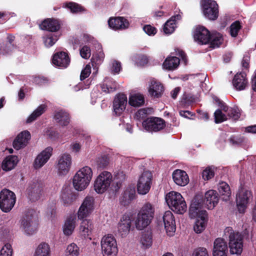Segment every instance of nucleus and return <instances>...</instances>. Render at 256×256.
<instances>
[{"label":"nucleus","mask_w":256,"mask_h":256,"mask_svg":"<svg viewBox=\"0 0 256 256\" xmlns=\"http://www.w3.org/2000/svg\"><path fill=\"white\" fill-rule=\"evenodd\" d=\"M94 202V199L92 196H86L78 212V218L82 220L80 225V232L84 238L88 237L91 234L93 228L92 222L84 218L93 211Z\"/></svg>","instance_id":"nucleus-1"},{"label":"nucleus","mask_w":256,"mask_h":256,"mask_svg":"<svg viewBox=\"0 0 256 256\" xmlns=\"http://www.w3.org/2000/svg\"><path fill=\"white\" fill-rule=\"evenodd\" d=\"M154 214V208L149 202L144 204L138 214L135 222L136 228L142 230L152 222Z\"/></svg>","instance_id":"nucleus-2"},{"label":"nucleus","mask_w":256,"mask_h":256,"mask_svg":"<svg viewBox=\"0 0 256 256\" xmlns=\"http://www.w3.org/2000/svg\"><path fill=\"white\" fill-rule=\"evenodd\" d=\"M224 235L228 237V246L231 254H240L243 248V236L238 232H234L231 227L224 230Z\"/></svg>","instance_id":"nucleus-3"},{"label":"nucleus","mask_w":256,"mask_h":256,"mask_svg":"<svg viewBox=\"0 0 256 256\" xmlns=\"http://www.w3.org/2000/svg\"><path fill=\"white\" fill-rule=\"evenodd\" d=\"M92 176V172L89 166H86L80 169L73 178L74 188L78 191L85 189L89 184Z\"/></svg>","instance_id":"nucleus-4"},{"label":"nucleus","mask_w":256,"mask_h":256,"mask_svg":"<svg viewBox=\"0 0 256 256\" xmlns=\"http://www.w3.org/2000/svg\"><path fill=\"white\" fill-rule=\"evenodd\" d=\"M38 224V218L36 212L33 210H27L21 220V225L26 233L30 235L36 232Z\"/></svg>","instance_id":"nucleus-5"},{"label":"nucleus","mask_w":256,"mask_h":256,"mask_svg":"<svg viewBox=\"0 0 256 256\" xmlns=\"http://www.w3.org/2000/svg\"><path fill=\"white\" fill-rule=\"evenodd\" d=\"M166 200L171 209L176 213L182 214L186 211V204L180 194L176 192H170L166 194Z\"/></svg>","instance_id":"nucleus-6"},{"label":"nucleus","mask_w":256,"mask_h":256,"mask_svg":"<svg viewBox=\"0 0 256 256\" xmlns=\"http://www.w3.org/2000/svg\"><path fill=\"white\" fill-rule=\"evenodd\" d=\"M202 10L204 16L208 20L214 21L219 15V6L214 0H202Z\"/></svg>","instance_id":"nucleus-7"},{"label":"nucleus","mask_w":256,"mask_h":256,"mask_svg":"<svg viewBox=\"0 0 256 256\" xmlns=\"http://www.w3.org/2000/svg\"><path fill=\"white\" fill-rule=\"evenodd\" d=\"M102 251L104 256H116L118 248L114 237L108 234L104 236L101 240Z\"/></svg>","instance_id":"nucleus-8"},{"label":"nucleus","mask_w":256,"mask_h":256,"mask_svg":"<svg viewBox=\"0 0 256 256\" xmlns=\"http://www.w3.org/2000/svg\"><path fill=\"white\" fill-rule=\"evenodd\" d=\"M16 201L14 193L8 189L0 192V208L5 212H9L14 207Z\"/></svg>","instance_id":"nucleus-9"},{"label":"nucleus","mask_w":256,"mask_h":256,"mask_svg":"<svg viewBox=\"0 0 256 256\" xmlns=\"http://www.w3.org/2000/svg\"><path fill=\"white\" fill-rule=\"evenodd\" d=\"M112 182V175L108 172L100 173L94 182V189L98 194H103L110 187Z\"/></svg>","instance_id":"nucleus-10"},{"label":"nucleus","mask_w":256,"mask_h":256,"mask_svg":"<svg viewBox=\"0 0 256 256\" xmlns=\"http://www.w3.org/2000/svg\"><path fill=\"white\" fill-rule=\"evenodd\" d=\"M204 206L202 204V194H198L195 195L192 200L189 208V216L191 218L202 216V213L208 214L206 210H202Z\"/></svg>","instance_id":"nucleus-11"},{"label":"nucleus","mask_w":256,"mask_h":256,"mask_svg":"<svg viewBox=\"0 0 256 256\" xmlns=\"http://www.w3.org/2000/svg\"><path fill=\"white\" fill-rule=\"evenodd\" d=\"M252 198L251 190L242 188L236 196V206L238 211L240 214H244L250 200Z\"/></svg>","instance_id":"nucleus-12"},{"label":"nucleus","mask_w":256,"mask_h":256,"mask_svg":"<svg viewBox=\"0 0 256 256\" xmlns=\"http://www.w3.org/2000/svg\"><path fill=\"white\" fill-rule=\"evenodd\" d=\"M152 174L149 171H144L140 177L137 184L138 194H146L148 192L152 184Z\"/></svg>","instance_id":"nucleus-13"},{"label":"nucleus","mask_w":256,"mask_h":256,"mask_svg":"<svg viewBox=\"0 0 256 256\" xmlns=\"http://www.w3.org/2000/svg\"><path fill=\"white\" fill-rule=\"evenodd\" d=\"M166 126L165 121L162 118L150 116L142 122V126L148 132H158Z\"/></svg>","instance_id":"nucleus-14"},{"label":"nucleus","mask_w":256,"mask_h":256,"mask_svg":"<svg viewBox=\"0 0 256 256\" xmlns=\"http://www.w3.org/2000/svg\"><path fill=\"white\" fill-rule=\"evenodd\" d=\"M43 190V184L38 180L34 181L29 184L26 189L28 197L32 202L39 200L42 196Z\"/></svg>","instance_id":"nucleus-15"},{"label":"nucleus","mask_w":256,"mask_h":256,"mask_svg":"<svg viewBox=\"0 0 256 256\" xmlns=\"http://www.w3.org/2000/svg\"><path fill=\"white\" fill-rule=\"evenodd\" d=\"M194 38L200 44H208L210 40V32L205 27L198 26L194 32Z\"/></svg>","instance_id":"nucleus-16"},{"label":"nucleus","mask_w":256,"mask_h":256,"mask_svg":"<svg viewBox=\"0 0 256 256\" xmlns=\"http://www.w3.org/2000/svg\"><path fill=\"white\" fill-rule=\"evenodd\" d=\"M219 200L218 194L214 190H210L202 195V204L209 210L213 209Z\"/></svg>","instance_id":"nucleus-17"},{"label":"nucleus","mask_w":256,"mask_h":256,"mask_svg":"<svg viewBox=\"0 0 256 256\" xmlns=\"http://www.w3.org/2000/svg\"><path fill=\"white\" fill-rule=\"evenodd\" d=\"M128 100L126 96L124 94H118L114 98L113 102L114 112L116 116H120L126 109Z\"/></svg>","instance_id":"nucleus-18"},{"label":"nucleus","mask_w":256,"mask_h":256,"mask_svg":"<svg viewBox=\"0 0 256 256\" xmlns=\"http://www.w3.org/2000/svg\"><path fill=\"white\" fill-rule=\"evenodd\" d=\"M52 63L56 66L66 68L70 63V58L68 54L64 52L55 53L52 56Z\"/></svg>","instance_id":"nucleus-19"},{"label":"nucleus","mask_w":256,"mask_h":256,"mask_svg":"<svg viewBox=\"0 0 256 256\" xmlns=\"http://www.w3.org/2000/svg\"><path fill=\"white\" fill-rule=\"evenodd\" d=\"M228 247L227 242L222 238H217L214 242L213 256H227Z\"/></svg>","instance_id":"nucleus-20"},{"label":"nucleus","mask_w":256,"mask_h":256,"mask_svg":"<svg viewBox=\"0 0 256 256\" xmlns=\"http://www.w3.org/2000/svg\"><path fill=\"white\" fill-rule=\"evenodd\" d=\"M162 220L167 234L172 235L176 230L175 220L172 213L170 210L166 211L162 216Z\"/></svg>","instance_id":"nucleus-21"},{"label":"nucleus","mask_w":256,"mask_h":256,"mask_svg":"<svg viewBox=\"0 0 256 256\" xmlns=\"http://www.w3.org/2000/svg\"><path fill=\"white\" fill-rule=\"evenodd\" d=\"M52 148L48 146L38 155L34 164L36 169L42 168L48 161L52 155Z\"/></svg>","instance_id":"nucleus-22"},{"label":"nucleus","mask_w":256,"mask_h":256,"mask_svg":"<svg viewBox=\"0 0 256 256\" xmlns=\"http://www.w3.org/2000/svg\"><path fill=\"white\" fill-rule=\"evenodd\" d=\"M30 139V134L28 130L20 132L14 140L12 146L14 149L19 150L24 148Z\"/></svg>","instance_id":"nucleus-23"},{"label":"nucleus","mask_w":256,"mask_h":256,"mask_svg":"<svg viewBox=\"0 0 256 256\" xmlns=\"http://www.w3.org/2000/svg\"><path fill=\"white\" fill-rule=\"evenodd\" d=\"M72 163V158L68 154H63L60 158L58 162V172L60 175H66L70 170Z\"/></svg>","instance_id":"nucleus-24"},{"label":"nucleus","mask_w":256,"mask_h":256,"mask_svg":"<svg viewBox=\"0 0 256 256\" xmlns=\"http://www.w3.org/2000/svg\"><path fill=\"white\" fill-rule=\"evenodd\" d=\"M136 198L134 186H128L120 198V202L124 206H128Z\"/></svg>","instance_id":"nucleus-25"},{"label":"nucleus","mask_w":256,"mask_h":256,"mask_svg":"<svg viewBox=\"0 0 256 256\" xmlns=\"http://www.w3.org/2000/svg\"><path fill=\"white\" fill-rule=\"evenodd\" d=\"M109 26L114 30H124L129 26L128 21L124 17H112L108 20Z\"/></svg>","instance_id":"nucleus-26"},{"label":"nucleus","mask_w":256,"mask_h":256,"mask_svg":"<svg viewBox=\"0 0 256 256\" xmlns=\"http://www.w3.org/2000/svg\"><path fill=\"white\" fill-rule=\"evenodd\" d=\"M60 26V22L58 20L54 18H46L40 24V27L42 30L52 32L58 31Z\"/></svg>","instance_id":"nucleus-27"},{"label":"nucleus","mask_w":256,"mask_h":256,"mask_svg":"<svg viewBox=\"0 0 256 256\" xmlns=\"http://www.w3.org/2000/svg\"><path fill=\"white\" fill-rule=\"evenodd\" d=\"M132 218L126 214L122 216L118 224V232L122 237H125L130 232Z\"/></svg>","instance_id":"nucleus-28"},{"label":"nucleus","mask_w":256,"mask_h":256,"mask_svg":"<svg viewBox=\"0 0 256 256\" xmlns=\"http://www.w3.org/2000/svg\"><path fill=\"white\" fill-rule=\"evenodd\" d=\"M182 18V15L180 14L172 16L164 24L163 28L164 32L167 34L174 32L176 28L178 22Z\"/></svg>","instance_id":"nucleus-29"},{"label":"nucleus","mask_w":256,"mask_h":256,"mask_svg":"<svg viewBox=\"0 0 256 256\" xmlns=\"http://www.w3.org/2000/svg\"><path fill=\"white\" fill-rule=\"evenodd\" d=\"M54 119L60 126H66L70 122V116L68 112L60 110L54 112Z\"/></svg>","instance_id":"nucleus-30"},{"label":"nucleus","mask_w":256,"mask_h":256,"mask_svg":"<svg viewBox=\"0 0 256 256\" xmlns=\"http://www.w3.org/2000/svg\"><path fill=\"white\" fill-rule=\"evenodd\" d=\"M172 178L174 182L180 186L186 185L189 182V178L186 172L181 170H176L172 173Z\"/></svg>","instance_id":"nucleus-31"},{"label":"nucleus","mask_w":256,"mask_h":256,"mask_svg":"<svg viewBox=\"0 0 256 256\" xmlns=\"http://www.w3.org/2000/svg\"><path fill=\"white\" fill-rule=\"evenodd\" d=\"M232 85L237 90H244L248 84V80L244 73H237L232 80Z\"/></svg>","instance_id":"nucleus-32"},{"label":"nucleus","mask_w":256,"mask_h":256,"mask_svg":"<svg viewBox=\"0 0 256 256\" xmlns=\"http://www.w3.org/2000/svg\"><path fill=\"white\" fill-rule=\"evenodd\" d=\"M164 91V86L160 82L155 80L151 81L148 92L152 96L159 98L162 96Z\"/></svg>","instance_id":"nucleus-33"},{"label":"nucleus","mask_w":256,"mask_h":256,"mask_svg":"<svg viewBox=\"0 0 256 256\" xmlns=\"http://www.w3.org/2000/svg\"><path fill=\"white\" fill-rule=\"evenodd\" d=\"M76 195L69 188L62 189L61 194V199L64 206L71 205L76 199Z\"/></svg>","instance_id":"nucleus-34"},{"label":"nucleus","mask_w":256,"mask_h":256,"mask_svg":"<svg viewBox=\"0 0 256 256\" xmlns=\"http://www.w3.org/2000/svg\"><path fill=\"white\" fill-rule=\"evenodd\" d=\"M18 162V157L16 156H7L3 160L2 168L4 171H9L14 168Z\"/></svg>","instance_id":"nucleus-35"},{"label":"nucleus","mask_w":256,"mask_h":256,"mask_svg":"<svg viewBox=\"0 0 256 256\" xmlns=\"http://www.w3.org/2000/svg\"><path fill=\"white\" fill-rule=\"evenodd\" d=\"M202 214V216L196 218V220L194 226V230L197 234H200L205 230L208 220V214H206L204 213Z\"/></svg>","instance_id":"nucleus-36"},{"label":"nucleus","mask_w":256,"mask_h":256,"mask_svg":"<svg viewBox=\"0 0 256 256\" xmlns=\"http://www.w3.org/2000/svg\"><path fill=\"white\" fill-rule=\"evenodd\" d=\"M180 60L176 56H168L163 63L164 68L169 70H172L178 68L179 66Z\"/></svg>","instance_id":"nucleus-37"},{"label":"nucleus","mask_w":256,"mask_h":256,"mask_svg":"<svg viewBox=\"0 0 256 256\" xmlns=\"http://www.w3.org/2000/svg\"><path fill=\"white\" fill-rule=\"evenodd\" d=\"M128 104L134 107H140L144 104V97L140 93L131 94L129 96Z\"/></svg>","instance_id":"nucleus-38"},{"label":"nucleus","mask_w":256,"mask_h":256,"mask_svg":"<svg viewBox=\"0 0 256 256\" xmlns=\"http://www.w3.org/2000/svg\"><path fill=\"white\" fill-rule=\"evenodd\" d=\"M218 192L222 196V199L224 201L228 200L231 195V191L228 184L224 182H220L218 186Z\"/></svg>","instance_id":"nucleus-39"},{"label":"nucleus","mask_w":256,"mask_h":256,"mask_svg":"<svg viewBox=\"0 0 256 256\" xmlns=\"http://www.w3.org/2000/svg\"><path fill=\"white\" fill-rule=\"evenodd\" d=\"M224 38L220 32L210 34V40L209 42L210 47L212 48H217L222 44Z\"/></svg>","instance_id":"nucleus-40"},{"label":"nucleus","mask_w":256,"mask_h":256,"mask_svg":"<svg viewBox=\"0 0 256 256\" xmlns=\"http://www.w3.org/2000/svg\"><path fill=\"white\" fill-rule=\"evenodd\" d=\"M65 8L72 14H82L86 11V8L81 4L72 2L66 3Z\"/></svg>","instance_id":"nucleus-41"},{"label":"nucleus","mask_w":256,"mask_h":256,"mask_svg":"<svg viewBox=\"0 0 256 256\" xmlns=\"http://www.w3.org/2000/svg\"><path fill=\"white\" fill-rule=\"evenodd\" d=\"M46 108L47 106L46 104H40L28 117V118L26 120V122L30 123L34 121L38 117L40 116L42 114H43L45 112Z\"/></svg>","instance_id":"nucleus-42"},{"label":"nucleus","mask_w":256,"mask_h":256,"mask_svg":"<svg viewBox=\"0 0 256 256\" xmlns=\"http://www.w3.org/2000/svg\"><path fill=\"white\" fill-rule=\"evenodd\" d=\"M46 108L47 106L46 104H40L28 117V118L26 120V122L30 123L34 121L38 117L40 116L42 114H43L45 112Z\"/></svg>","instance_id":"nucleus-43"},{"label":"nucleus","mask_w":256,"mask_h":256,"mask_svg":"<svg viewBox=\"0 0 256 256\" xmlns=\"http://www.w3.org/2000/svg\"><path fill=\"white\" fill-rule=\"evenodd\" d=\"M75 218L72 217H69L66 219L63 228L64 234L70 236L72 234L75 228Z\"/></svg>","instance_id":"nucleus-44"},{"label":"nucleus","mask_w":256,"mask_h":256,"mask_svg":"<svg viewBox=\"0 0 256 256\" xmlns=\"http://www.w3.org/2000/svg\"><path fill=\"white\" fill-rule=\"evenodd\" d=\"M49 245L45 242L40 244L38 247L34 256H50Z\"/></svg>","instance_id":"nucleus-45"},{"label":"nucleus","mask_w":256,"mask_h":256,"mask_svg":"<svg viewBox=\"0 0 256 256\" xmlns=\"http://www.w3.org/2000/svg\"><path fill=\"white\" fill-rule=\"evenodd\" d=\"M195 102V97L192 94L184 92L180 104L182 106L185 107L190 106Z\"/></svg>","instance_id":"nucleus-46"},{"label":"nucleus","mask_w":256,"mask_h":256,"mask_svg":"<svg viewBox=\"0 0 256 256\" xmlns=\"http://www.w3.org/2000/svg\"><path fill=\"white\" fill-rule=\"evenodd\" d=\"M241 22L239 20H236L232 22L230 26V34L233 38H236L242 28Z\"/></svg>","instance_id":"nucleus-47"},{"label":"nucleus","mask_w":256,"mask_h":256,"mask_svg":"<svg viewBox=\"0 0 256 256\" xmlns=\"http://www.w3.org/2000/svg\"><path fill=\"white\" fill-rule=\"evenodd\" d=\"M104 58V54L101 49L100 50L96 52L94 54L92 58L91 61L92 66L94 64L96 65H99L102 64Z\"/></svg>","instance_id":"nucleus-48"},{"label":"nucleus","mask_w":256,"mask_h":256,"mask_svg":"<svg viewBox=\"0 0 256 256\" xmlns=\"http://www.w3.org/2000/svg\"><path fill=\"white\" fill-rule=\"evenodd\" d=\"M96 164L98 168H104L107 166L109 164L108 157L107 156H102L97 158L96 159Z\"/></svg>","instance_id":"nucleus-49"},{"label":"nucleus","mask_w":256,"mask_h":256,"mask_svg":"<svg viewBox=\"0 0 256 256\" xmlns=\"http://www.w3.org/2000/svg\"><path fill=\"white\" fill-rule=\"evenodd\" d=\"M148 114L146 108L140 109L135 114V117L137 120L142 123L149 118Z\"/></svg>","instance_id":"nucleus-50"},{"label":"nucleus","mask_w":256,"mask_h":256,"mask_svg":"<svg viewBox=\"0 0 256 256\" xmlns=\"http://www.w3.org/2000/svg\"><path fill=\"white\" fill-rule=\"evenodd\" d=\"M141 242L143 246L146 248H148L151 246L152 242V238L151 232H148L142 234Z\"/></svg>","instance_id":"nucleus-51"},{"label":"nucleus","mask_w":256,"mask_h":256,"mask_svg":"<svg viewBox=\"0 0 256 256\" xmlns=\"http://www.w3.org/2000/svg\"><path fill=\"white\" fill-rule=\"evenodd\" d=\"M58 40L56 36L50 34L44 37V42L46 47H50L53 46Z\"/></svg>","instance_id":"nucleus-52"},{"label":"nucleus","mask_w":256,"mask_h":256,"mask_svg":"<svg viewBox=\"0 0 256 256\" xmlns=\"http://www.w3.org/2000/svg\"><path fill=\"white\" fill-rule=\"evenodd\" d=\"M214 122L216 124L221 123L227 120L226 116L221 110L218 109L214 113Z\"/></svg>","instance_id":"nucleus-53"},{"label":"nucleus","mask_w":256,"mask_h":256,"mask_svg":"<svg viewBox=\"0 0 256 256\" xmlns=\"http://www.w3.org/2000/svg\"><path fill=\"white\" fill-rule=\"evenodd\" d=\"M228 116L234 120H238L240 116V110L238 108H229L226 112Z\"/></svg>","instance_id":"nucleus-54"},{"label":"nucleus","mask_w":256,"mask_h":256,"mask_svg":"<svg viewBox=\"0 0 256 256\" xmlns=\"http://www.w3.org/2000/svg\"><path fill=\"white\" fill-rule=\"evenodd\" d=\"M229 142L234 146H240L244 142V138L240 136H232Z\"/></svg>","instance_id":"nucleus-55"},{"label":"nucleus","mask_w":256,"mask_h":256,"mask_svg":"<svg viewBox=\"0 0 256 256\" xmlns=\"http://www.w3.org/2000/svg\"><path fill=\"white\" fill-rule=\"evenodd\" d=\"M12 249L10 244H6L0 251V256H12Z\"/></svg>","instance_id":"nucleus-56"},{"label":"nucleus","mask_w":256,"mask_h":256,"mask_svg":"<svg viewBox=\"0 0 256 256\" xmlns=\"http://www.w3.org/2000/svg\"><path fill=\"white\" fill-rule=\"evenodd\" d=\"M66 252L72 256H78L79 254V248L75 244L72 243L68 246Z\"/></svg>","instance_id":"nucleus-57"},{"label":"nucleus","mask_w":256,"mask_h":256,"mask_svg":"<svg viewBox=\"0 0 256 256\" xmlns=\"http://www.w3.org/2000/svg\"><path fill=\"white\" fill-rule=\"evenodd\" d=\"M91 50L89 46H84L80 49V56L84 58L88 59L91 54Z\"/></svg>","instance_id":"nucleus-58"},{"label":"nucleus","mask_w":256,"mask_h":256,"mask_svg":"<svg viewBox=\"0 0 256 256\" xmlns=\"http://www.w3.org/2000/svg\"><path fill=\"white\" fill-rule=\"evenodd\" d=\"M214 172L210 168H206L202 172V177L204 180H208L214 176Z\"/></svg>","instance_id":"nucleus-59"},{"label":"nucleus","mask_w":256,"mask_h":256,"mask_svg":"<svg viewBox=\"0 0 256 256\" xmlns=\"http://www.w3.org/2000/svg\"><path fill=\"white\" fill-rule=\"evenodd\" d=\"M143 30L148 36H154L157 32L156 28L150 24L145 25L143 27Z\"/></svg>","instance_id":"nucleus-60"},{"label":"nucleus","mask_w":256,"mask_h":256,"mask_svg":"<svg viewBox=\"0 0 256 256\" xmlns=\"http://www.w3.org/2000/svg\"><path fill=\"white\" fill-rule=\"evenodd\" d=\"M91 73V68L89 65H86L80 73V80H83L88 78Z\"/></svg>","instance_id":"nucleus-61"},{"label":"nucleus","mask_w":256,"mask_h":256,"mask_svg":"<svg viewBox=\"0 0 256 256\" xmlns=\"http://www.w3.org/2000/svg\"><path fill=\"white\" fill-rule=\"evenodd\" d=\"M122 68L120 62L117 60H114L112 64L111 70L113 74L119 73Z\"/></svg>","instance_id":"nucleus-62"},{"label":"nucleus","mask_w":256,"mask_h":256,"mask_svg":"<svg viewBox=\"0 0 256 256\" xmlns=\"http://www.w3.org/2000/svg\"><path fill=\"white\" fill-rule=\"evenodd\" d=\"M46 134L48 138L52 140L56 139L58 136V133L52 128L48 129Z\"/></svg>","instance_id":"nucleus-63"},{"label":"nucleus","mask_w":256,"mask_h":256,"mask_svg":"<svg viewBox=\"0 0 256 256\" xmlns=\"http://www.w3.org/2000/svg\"><path fill=\"white\" fill-rule=\"evenodd\" d=\"M193 256H208V254L206 248H199L194 252Z\"/></svg>","instance_id":"nucleus-64"}]
</instances>
